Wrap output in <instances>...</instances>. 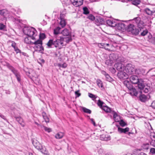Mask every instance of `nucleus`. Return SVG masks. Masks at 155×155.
I'll use <instances>...</instances> for the list:
<instances>
[{
    "label": "nucleus",
    "instance_id": "nucleus-6",
    "mask_svg": "<svg viewBox=\"0 0 155 155\" xmlns=\"http://www.w3.org/2000/svg\"><path fill=\"white\" fill-rule=\"evenodd\" d=\"M24 33L30 37H33L37 35V31L35 28L32 27H28L24 29Z\"/></svg>",
    "mask_w": 155,
    "mask_h": 155
},
{
    "label": "nucleus",
    "instance_id": "nucleus-16",
    "mask_svg": "<svg viewBox=\"0 0 155 155\" xmlns=\"http://www.w3.org/2000/svg\"><path fill=\"white\" fill-rule=\"evenodd\" d=\"M15 118L16 119L17 121L23 127H24L25 126V124L24 122L23 119L20 117H15Z\"/></svg>",
    "mask_w": 155,
    "mask_h": 155
},
{
    "label": "nucleus",
    "instance_id": "nucleus-22",
    "mask_svg": "<svg viewBox=\"0 0 155 155\" xmlns=\"http://www.w3.org/2000/svg\"><path fill=\"white\" fill-rule=\"evenodd\" d=\"M104 110L105 112L107 113H112L113 110L111 109L107 106H104L102 109Z\"/></svg>",
    "mask_w": 155,
    "mask_h": 155
},
{
    "label": "nucleus",
    "instance_id": "nucleus-59",
    "mask_svg": "<svg viewBox=\"0 0 155 155\" xmlns=\"http://www.w3.org/2000/svg\"><path fill=\"white\" fill-rule=\"evenodd\" d=\"M39 62H40V63H44L45 62V61L43 59H39Z\"/></svg>",
    "mask_w": 155,
    "mask_h": 155
},
{
    "label": "nucleus",
    "instance_id": "nucleus-39",
    "mask_svg": "<svg viewBox=\"0 0 155 155\" xmlns=\"http://www.w3.org/2000/svg\"><path fill=\"white\" fill-rule=\"evenodd\" d=\"M60 25L61 26L62 28H64L66 25V23L65 20H61V21L60 22Z\"/></svg>",
    "mask_w": 155,
    "mask_h": 155
},
{
    "label": "nucleus",
    "instance_id": "nucleus-48",
    "mask_svg": "<svg viewBox=\"0 0 155 155\" xmlns=\"http://www.w3.org/2000/svg\"><path fill=\"white\" fill-rule=\"evenodd\" d=\"M79 90H78L75 91V94L76 95V97H79L81 95V94L79 93Z\"/></svg>",
    "mask_w": 155,
    "mask_h": 155
},
{
    "label": "nucleus",
    "instance_id": "nucleus-43",
    "mask_svg": "<svg viewBox=\"0 0 155 155\" xmlns=\"http://www.w3.org/2000/svg\"><path fill=\"white\" fill-rule=\"evenodd\" d=\"M58 66L59 67L65 68L67 66V64L65 63H64L62 64H58Z\"/></svg>",
    "mask_w": 155,
    "mask_h": 155
},
{
    "label": "nucleus",
    "instance_id": "nucleus-58",
    "mask_svg": "<svg viewBox=\"0 0 155 155\" xmlns=\"http://www.w3.org/2000/svg\"><path fill=\"white\" fill-rule=\"evenodd\" d=\"M64 16L65 15H64V14H60V18L61 20H64L63 19V18H64Z\"/></svg>",
    "mask_w": 155,
    "mask_h": 155
},
{
    "label": "nucleus",
    "instance_id": "nucleus-44",
    "mask_svg": "<svg viewBox=\"0 0 155 155\" xmlns=\"http://www.w3.org/2000/svg\"><path fill=\"white\" fill-rule=\"evenodd\" d=\"M88 96L92 98L93 100L95 99L96 98V95L91 93H89Z\"/></svg>",
    "mask_w": 155,
    "mask_h": 155
},
{
    "label": "nucleus",
    "instance_id": "nucleus-61",
    "mask_svg": "<svg viewBox=\"0 0 155 155\" xmlns=\"http://www.w3.org/2000/svg\"><path fill=\"white\" fill-rule=\"evenodd\" d=\"M152 15V16H155V8L153 9Z\"/></svg>",
    "mask_w": 155,
    "mask_h": 155
},
{
    "label": "nucleus",
    "instance_id": "nucleus-7",
    "mask_svg": "<svg viewBox=\"0 0 155 155\" xmlns=\"http://www.w3.org/2000/svg\"><path fill=\"white\" fill-rule=\"evenodd\" d=\"M126 30L129 33L134 35H138L140 31L139 29L137 28L134 25L132 24H130L127 26Z\"/></svg>",
    "mask_w": 155,
    "mask_h": 155
},
{
    "label": "nucleus",
    "instance_id": "nucleus-47",
    "mask_svg": "<svg viewBox=\"0 0 155 155\" xmlns=\"http://www.w3.org/2000/svg\"><path fill=\"white\" fill-rule=\"evenodd\" d=\"M88 18L91 21H93L95 19L94 16L92 15H90L88 17Z\"/></svg>",
    "mask_w": 155,
    "mask_h": 155
},
{
    "label": "nucleus",
    "instance_id": "nucleus-33",
    "mask_svg": "<svg viewBox=\"0 0 155 155\" xmlns=\"http://www.w3.org/2000/svg\"><path fill=\"white\" fill-rule=\"evenodd\" d=\"M131 1L133 5L136 6L138 5L140 2V1L139 0H132Z\"/></svg>",
    "mask_w": 155,
    "mask_h": 155
},
{
    "label": "nucleus",
    "instance_id": "nucleus-46",
    "mask_svg": "<svg viewBox=\"0 0 155 155\" xmlns=\"http://www.w3.org/2000/svg\"><path fill=\"white\" fill-rule=\"evenodd\" d=\"M12 71L14 73L15 76L19 74V72L15 68H14Z\"/></svg>",
    "mask_w": 155,
    "mask_h": 155
},
{
    "label": "nucleus",
    "instance_id": "nucleus-64",
    "mask_svg": "<svg viewBox=\"0 0 155 155\" xmlns=\"http://www.w3.org/2000/svg\"><path fill=\"white\" fill-rule=\"evenodd\" d=\"M32 143L34 145V144H35L36 145V146H38V143H39V142H34V141H33L32 142Z\"/></svg>",
    "mask_w": 155,
    "mask_h": 155
},
{
    "label": "nucleus",
    "instance_id": "nucleus-29",
    "mask_svg": "<svg viewBox=\"0 0 155 155\" xmlns=\"http://www.w3.org/2000/svg\"><path fill=\"white\" fill-rule=\"evenodd\" d=\"M96 83L97 86L101 88L103 87V85L102 82L100 79H97L96 81Z\"/></svg>",
    "mask_w": 155,
    "mask_h": 155
},
{
    "label": "nucleus",
    "instance_id": "nucleus-56",
    "mask_svg": "<svg viewBox=\"0 0 155 155\" xmlns=\"http://www.w3.org/2000/svg\"><path fill=\"white\" fill-rule=\"evenodd\" d=\"M103 44V43H101L99 44H98V46L100 48H104V45Z\"/></svg>",
    "mask_w": 155,
    "mask_h": 155
},
{
    "label": "nucleus",
    "instance_id": "nucleus-23",
    "mask_svg": "<svg viewBox=\"0 0 155 155\" xmlns=\"http://www.w3.org/2000/svg\"><path fill=\"white\" fill-rule=\"evenodd\" d=\"M153 9H150L148 8H146L144 9V12L149 15H152Z\"/></svg>",
    "mask_w": 155,
    "mask_h": 155
},
{
    "label": "nucleus",
    "instance_id": "nucleus-20",
    "mask_svg": "<svg viewBox=\"0 0 155 155\" xmlns=\"http://www.w3.org/2000/svg\"><path fill=\"white\" fill-rule=\"evenodd\" d=\"M129 129L128 127H126L125 129H123L119 127L118 128V130L120 133L126 134L129 131Z\"/></svg>",
    "mask_w": 155,
    "mask_h": 155
},
{
    "label": "nucleus",
    "instance_id": "nucleus-30",
    "mask_svg": "<svg viewBox=\"0 0 155 155\" xmlns=\"http://www.w3.org/2000/svg\"><path fill=\"white\" fill-rule=\"evenodd\" d=\"M68 37H67L66 38H64V41H65L67 43H68L69 42L72 41V39L71 36L69 35H68Z\"/></svg>",
    "mask_w": 155,
    "mask_h": 155
},
{
    "label": "nucleus",
    "instance_id": "nucleus-13",
    "mask_svg": "<svg viewBox=\"0 0 155 155\" xmlns=\"http://www.w3.org/2000/svg\"><path fill=\"white\" fill-rule=\"evenodd\" d=\"M140 80L138 77L136 75H132L130 77L131 82L134 84H137Z\"/></svg>",
    "mask_w": 155,
    "mask_h": 155
},
{
    "label": "nucleus",
    "instance_id": "nucleus-5",
    "mask_svg": "<svg viewBox=\"0 0 155 155\" xmlns=\"http://www.w3.org/2000/svg\"><path fill=\"white\" fill-rule=\"evenodd\" d=\"M116 61L117 63L114 65V68L119 71H124L125 69V66L124 64L120 63L124 61V60L122 59L121 57H119L116 59Z\"/></svg>",
    "mask_w": 155,
    "mask_h": 155
},
{
    "label": "nucleus",
    "instance_id": "nucleus-25",
    "mask_svg": "<svg viewBox=\"0 0 155 155\" xmlns=\"http://www.w3.org/2000/svg\"><path fill=\"white\" fill-rule=\"evenodd\" d=\"M31 37H25L24 39L25 43L27 44L32 45V41H31Z\"/></svg>",
    "mask_w": 155,
    "mask_h": 155
},
{
    "label": "nucleus",
    "instance_id": "nucleus-35",
    "mask_svg": "<svg viewBox=\"0 0 155 155\" xmlns=\"http://www.w3.org/2000/svg\"><path fill=\"white\" fill-rule=\"evenodd\" d=\"M104 103L101 101L100 100H99L97 102V105H98L100 107V108L101 109H102L103 107V106H104L103 105V104H104Z\"/></svg>",
    "mask_w": 155,
    "mask_h": 155
},
{
    "label": "nucleus",
    "instance_id": "nucleus-9",
    "mask_svg": "<svg viewBox=\"0 0 155 155\" xmlns=\"http://www.w3.org/2000/svg\"><path fill=\"white\" fill-rule=\"evenodd\" d=\"M115 55L114 54H111L109 56V59L106 60L105 63L109 66H111L114 62H115Z\"/></svg>",
    "mask_w": 155,
    "mask_h": 155
},
{
    "label": "nucleus",
    "instance_id": "nucleus-15",
    "mask_svg": "<svg viewBox=\"0 0 155 155\" xmlns=\"http://www.w3.org/2000/svg\"><path fill=\"white\" fill-rule=\"evenodd\" d=\"M95 23L97 26L103 24V19L99 17H97L95 19Z\"/></svg>",
    "mask_w": 155,
    "mask_h": 155
},
{
    "label": "nucleus",
    "instance_id": "nucleus-57",
    "mask_svg": "<svg viewBox=\"0 0 155 155\" xmlns=\"http://www.w3.org/2000/svg\"><path fill=\"white\" fill-rule=\"evenodd\" d=\"M151 41L154 44H155V37H152L151 39Z\"/></svg>",
    "mask_w": 155,
    "mask_h": 155
},
{
    "label": "nucleus",
    "instance_id": "nucleus-12",
    "mask_svg": "<svg viewBox=\"0 0 155 155\" xmlns=\"http://www.w3.org/2000/svg\"><path fill=\"white\" fill-rule=\"evenodd\" d=\"M118 77L120 79H124L127 78V74L124 71H120L117 74Z\"/></svg>",
    "mask_w": 155,
    "mask_h": 155
},
{
    "label": "nucleus",
    "instance_id": "nucleus-40",
    "mask_svg": "<svg viewBox=\"0 0 155 155\" xmlns=\"http://www.w3.org/2000/svg\"><path fill=\"white\" fill-rule=\"evenodd\" d=\"M45 37V35L44 33H40L39 35V39L42 41V40L44 39Z\"/></svg>",
    "mask_w": 155,
    "mask_h": 155
},
{
    "label": "nucleus",
    "instance_id": "nucleus-50",
    "mask_svg": "<svg viewBox=\"0 0 155 155\" xmlns=\"http://www.w3.org/2000/svg\"><path fill=\"white\" fill-rule=\"evenodd\" d=\"M120 124L121 126L122 127L126 125L125 123L122 120L120 121Z\"/></svg>",
    "mask_w": 155,
    "mask_h": 155
},
{
    "label": "nucleus",
    "instance_id": "nucleus-21",
    "mask_svg": "<svg viewBox=\"0 0 155 155\" xmlns=\"http://www.w3.org/2000/svg\"><path fill=\"white\" fill-rule=\"evenodd\" d=\"M12 46L14 48L16 54L20 53V52H21V51L16 46V44L14 42L12 41Z\"/></svg>",
    "mask_w": 155,
    "mask_h": 155
},
{
    "label": "nucleus",
    "instance_id": "nucleus-54",
    "mask_svg": "<svg viewBox=\"0 0 155 155\" xmlns=\"http://www.w3.org/2000/svg\"><path fill=\"white\" fill-rule=\"evenodd\" d=\"M150 152L152 153H155V149L154 148H151L150 150Z\"/></svg>",
    "mask_w": 155,
    "mask_h": 155
},
{
    "label": "nucleus",
    "instance_id": "nucleus-14",
    "mask_svg": "<svg viewBox=\"0 0 155 155\" xmlns=\"http://www.w3.org/2000/svg\"><path fill=\"white\" fill-rule=\"evenodd\" d=\"M129 93L132 96H137L138 94L139 93V91H137L136 89L133 87L132 88L129 90Z\"/></svg>",
    "mask_w": 155,
    "mask_h": 155
},
{
    "label": "nucleus",
    "instance_id": "nucleus-19",
    "mask_svg": "<svg viewBox=\"0 0 155 155\" xmlns=\"http://www.w3.org/2000/svg\"><path fill=\"white\" fill-rule=\"evenodd\" d=\"M124 86L128 88L129 90L130 89H131L133 87L130 82L127 80L125 81L124 82Z\"/></svg>",
    "mask_w": 155,
    "mask_h": 155
},
{
    "label": "nucleus",
    "instance_id": "nucleus-38",
    "mask_svg": "<svg viewBox=\"0 0 155 155\" xmlns=\"http://www.w3.org/2000/svg\"><path fill=\"white\" fill-rule=\"evenodd\" d=\"M82 110L84 112L90 114L91 112V110L84 107L82 108Z\"/></svg>",
    "mask_w": 155,
    "mask_h": 155
},
{
    "label": "nucleus",
    "instance_id": "nucleus-36",
    "mask_svg": "<svg viewBox=\"0 0 155 155\" xmlns=\"http://www.w3.org/2000/svg\"><path fill=\"white\" fill-rule=\"evenodd\" d=\"M83 14L85 15H87L89 13V11L87 7H84L83 8Z\"/></svg>",
    "mask_w": 155,
    "mask_h": 155
},
{
    "label": "nucleus",
    "instance_id": "nucleus-18",
    "mask_svg": "<svg viewBox=\"0 0 155 155\" xmlns=\"http://www.w3.org/2000/svg\"><path fill=\"white\" fill-rule=\"evenodd\" d=\"M141 91H139V93H140V95L139 96V99L141 102H145L147 101V97L145 95L141 94Z\"/></svg>",
    "mask_w": 155,
    "mask_h": 155
},
{
    "label": "nucleus",
    "instance_id": "nucleus-62",
    "mask_svg": "<svg viewBox=\"0 0 155 155\" xmlns=\"http://www.w3.org/2000/svg\"><path fill=\"white\" fill-rule=\"evenodd\" d=\"M91 120V121L92 123L93 124L94 126H95V123L94 120V119L93 118H91L90 119Z\"/></svg>",
    "mask_w": 155,
    "mask_h": 155
},
{
    "label": "nucleus",
    "instance_id": "nucleus-32",
    "mask_svg": "<svg viewBox=\"0 0 155 155\" xmlns=\"http://www.w3.org/2000/svg\"><path fill=\"white\" fill-rule=\"evenodd\" d=\"M41 127L44 129L45 131H46L48 132H50L51 131V128H48L44 126H41Z\"/></svg>",
    "mask_w": 155,
    "mask_h": 155
},
{
    "label": "nucleus",
    "instance_id": "nucleus-10",
    "mask_svg": "<svg viewBox=\"0 0 155 155\" xmlns=\"http://www.w3.org/2000/svg\"><path fill=\"white\" fill-rule=\"evenodd\" d=\"M134 20L135 21L139 30L140 31H141V29H143L144 26V22L140 20V18L139 17L135 18Z\"/></svg>",
    "mask_w": 155,
    "mask_h": 155
},
{
    "label": "nucleus",
    "instance_id": "nucleus-60",
    "mask_svg": "<svg viewBox=\"0 0 155 155\" xmlns=\"http://www.w3.org/2000/svg\"><path fill=\"white\" fill-rule=\"evenodd\" d=\"M151 106L153 108L155 109V101L152 103Z\"/></svg>",
    "mask_w": 155,
    "mask_h": 155
},
{
    "label": "nucleus",
    "instance_id": "nucleus-51",
    "mask_svg": "<svg viewBox=\"0 0 155 155\" xmlns=\"http://www.w3.org/2000/svg\"><path fill=\"white\" fill-rule=\"evenodd\" d=\"M113 114V117L115 119L116 118V117L117 116V114L113 110L112 112L111 113Z\"/></svg>",
    "mask_w": 155,
    "mask_h": 155
},
{
    "label": "nucleus",
    "instance_id": "nucleus-4",
    "mask_svg": "<svg viewBox=\"0 0 155 155\" xmlns=\"http://www.w3.org/2000/svg\"><path fill=\"white\" fill-rule=\"evenodd\" d=\"M137 84L139 88L141 90H143L145 93H147L152 90V87L148 84L145 85L142 80H140Z\"/></svg>",
    "mask_w": 155,
    "mask_h": 155
},
{
    "label": "nucleus",
    "instance_id": "nucleus-11",
    "mask_svg": "<svg viewBox=\"0 0 155 155\" xmlns=\"http://www.w3.org/2000/svg\"><path fill=\"white\" fill-rule=\"evenodd\" d=\"M71 1L74 6L78 7L83 4V0H71Z\"/></svg>",
    "mask_w": 155,
    "mask_h": 155
},
{
    "label": "nucleus",
    "instance_id": "nucleus-42",
    "mask_svg": "<svg viewBox=\"0 0 155 155\" xmlns=\"http://www.w3.org/2000/svg\"><path fill=\"white\" fill-rule=\"evenodd\" d=\"M34 147L38 150H41L42 148V146L40 143H38V146H36V145L34 144Z\"/></svg>",
    "mask_w": 155,
    "mask_h": 155
},
{
    "label": "nucleus",
    "instance_id": "nucleus-8",
    "mask_svg": "<svg viewBox=\"0 0 155 155\" xmlns=\"http://www.w3.org/2000/svg\"><path fill=\"white\" fill-rule=\"evenodd\" d=\"M135 66L130 64H127L125 68V71L129 74H133L135 72Z\"/></svg>",
    "mask_w": 155,
    "mask_h": 155
},
{
    "label": "nucleus",
    "instance_id": "nucleus-26",
    "mask_svg": "<svg viewBox=\"0 0 155 155\" xmlns=\"http://www.w3.org/2000/svg\"><path fill=\"white\" fill-rule=\"evenodd\" d=\"M61 33L64 36H68L70 35V32L69 30L66 28L64 29L61 32Z\"/></svg>",
    "mask_w": 155,
    "mask_h": 155
},
{
    "label": "nucleus",
    "instance_id": "nucleus-45",
    "mask_svg": "<svg viewBox=\"0 0 155 155\" xmlns=\"http://www.w3.org/2000/svg\"><path fill=\"white\" fill-rule=\"evenodd\" d=\"M149 144L148 143L144 144L143 145V149L147 150L149 148Z\"/></svg>",
    "mask_w": 155,
    "mask_h": 155
},
{
    "label": "nucleus",
    "instance_id": "nucleus-55",
    "mask_svg": "<svg viewBox=\"0 0 155 155\" xmlns=\"http://www.w3.org/2000/svg\"><path fill=\"white\" fill-rule=\"evenodd\" d=\"M15 76H16L18 81V82H20L21 80L20 74H19L18 75H17Z\"/></svg>",
    "mask_w": 155,
    "mask_h": 155
},
{
    "label": "nucleus",
    "instance_id": "nucleus-34",
    "mask_svg": "<svg viewBox=\"0 0 155 155\" xmlns=\"http://www.w3.org/2000/svg\"><path fill=\"white\" fill-rule=\"evenodd\" d=\"M106 79L107 81H109V82H112L113 81V79L108 74L107 75H106L105 76Z\"/></svg>",
    "mask_w": 155,
    "mask_h": 155
},
{
    "label": "nucleus",
    "instance_id": "nucleus-63",
    "mask_svg": "<svg viewBox=\"0 0 155 155\" xmlns=\"http://www.w3.org/2000/svg\"><path fill=\"white\" fill-rule=\"evenodd\" d=\"M43 153H44L45 154H46V155H49V153L46 150H45L44 151V152H43Z\"/></svg>",
    "mask_w": 155,
    "mask_h": 155
},
{
    "label": "nucleus",
    "instance_id": "nucleus-49",
    "mask_svg": "<svg viewBox=\"0 0 155 155\" xmlns=\"http://www.w3.org/2000/svg\"><path fill=\"white\" fill-rule=\"evenodd\" d=\"M148 32V31L147 30H144L141 33V35L143 36L145 35Z\"/></svg>",
    "mask_w": 155,
    "mask_h": 155
},
{
    "label": "nucleus",
    "instance_id": "nucleus-53",
    "mask_svg": "<svg viewBox=\"0 0 155 155\" xmlns=\"http://www.w3.org/2000/svg\"><path fill=\"white\" fill-rule=\"evenodd\" d=\"M150 144L151 145L155 147V140H152L150 142Z\"/></svg>",
    "mask_w": 155,
    "mask_h": 155
},
{
    "label": "nucleus",
    "instance_id": "nucleus-17",
    "mask_svg": "<svg viewBox=\"0 0 155 155\" xmlns=\"http://www.w3.org/2000/svg\"><path fill=\"white\" fill-rule=\"evenodd\" d=\"M9 12L6 9H2L0 10V15L3 16L6 19V18L8 16Z\"/></svg>",
    "mask_w": 155,
    "mask_h": 155
},
{
    "label": "nucleus",
    "instance_id": "nucleus-1",
    "mask_svg": "<svg viewBox=\"0 0 155 155\" xmlns=\"http://www.w3.org/2000/svg\"><path fill=\"white\" fill-rule=\"evenodd\" d=\"M106 23L109 26L116 27L119 30H124L126 28V25L124 23L121 22H117V21L115 20H107L106 21Z\"/></svg>",
    "mask_w": 155,
    "mask_h": 155
},
{
    "label": "nucleus",
    "instance_id": "nucleus-27",
    "mask_svg": "<svg viewBox=\"0 0 155 155\" xmlns=\"http://www.w3.org/2000/svg\"><path fill=\"white\" fill-rule=\"evenodd\" d=\"M64 136V133L60 132L57 133L56 135H55V138L57 139H60L62 138Z\"/></svg>",
    "mask_w": 155,
    "mask_h": 155
},
{
    "label": "nucleus",
    "instance_id": "nucleus-52",
    "mask_svg": "<svg viewBox=\"0 0 155 155\" xmlns=\"http://www.w3.org/2000/svg\"><path fill=\"white\" fill-rule=\"evenodd\" d=\"M7 67L11 71H12L15 68H14L12 66L10 65L9 64H8L7 65Z\"/></svg>",
    "mask_w": 155,
    "mask_h": 155
},
{
    "label": "nucleus",
    "instance_id": "nucleus-28",
    "mask_svg": "<svg viewBox=\"0 0 155 155\" xmlns=\"http://www.w3.org/2000/svg\"><path fill=\"white\" fill-rule=\"evenodd\" d=\"M6 23H0V30L5 31L6 30Z\"/></svg>",
    "mask_w": 155,
    "mask_h": 155
},
{
    "label": "nucleus",
    "instance_id": "nucleus-31",
    "mask_svg": "<svg viewBox=\"0 0 155 155\" xmlns=\"http://www.w3.org/2000/svg\"><path fill=\"white\" fill-rule=\"evenodd\" d=\"M100 138L101 140H107L109 139V137H106L105 135L104 134L101 135Z\"/></svg>",
    "mask_w": 155,
    "mask_h": 155
},
{
    "label": "nucleus",
    "instance_id": "nucleus-24",
    "mask_svg": "<svg viewBox=\"0 0 155 155\" xmlns=\"http://www.w3.org/2000/svg\"><path fill=\"white\" fill-rule=\"evenodd\" d=\"M42 115L45 121L47 123L49 122V119L46 113L45 112H43L42 113Z\"/></svg>",
    "mask_w": 155,
    "mask_h": 155
},
{
    "label": "nucleus",
    "instance_id": "nucleus-3",
    "mask_svg": "<svg viewBox=\"0 0 155 155\" xmlns=\"http://www.w3.org/2000/svg\"><path fill=\"white\" fill-rule=\"evenodd\" d=\"M31 39L33 40V41H32V45L34 44L35 45V46L33 47V48L35 51H38L41 53H43L44 51V48L42 46V41L39 39H36L35 36H33Z\"/></svg>",
    "mask_w": 155,
    "mask_h": 155
},
{
    "label": "nucleus",
    "instance_id": "nucleus-41",
    "mask_svg": "<svg viewBox=\"0 0 155 155\" xmlns=\"http://www.w3.org/2000/svg\"><path fill=\"white\" fill-rule=\"evenodd\" d=\"M104 48L107 50H110L109 47H110V44H109L103 43Z\"/></svg>",
    "mask_w": 155,
    "mask_h": 155
},
{
    "label": "nucleus",
    "instance_id": "nucleus-37",
    "mask_svg": "<svg viewBox=\"0 0 155 155\" xmlns=\"http://www.w3.org/2000/svg\"><path fill=\"white\" fill-rule=\"evenodd\" d=\"M61 28L59 27H57L54 30V33L55 35H57L59 33V31Z\"/></svg>",
    "mask_w": 155,
    "mask_h": 155
},
{
    "label": "nucleus",
    "instance_id": "nucleus-2",
    "mask_svg": "<svg viewBox=\"0 0 155 155\" xmlns=\"http://www.w3.org/2000/svg\"><path fill=\"white\" fill-rule=\"evenodd\" d=\"M64 38L63 37H60V39L50 40L47 45L48 47L50 48L52 45H54L56 48L58 47L61 48L64 46Z\"/></svg>",
    "mask_w": 155,
    "mask_h": 155
}]
</instances>
